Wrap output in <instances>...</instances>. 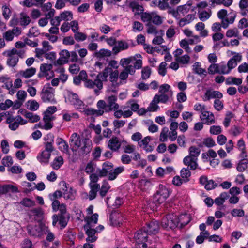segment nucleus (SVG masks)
<instances>
[{"label":"nucleus","instance_id":"obj_43","mask_svg":"<svg viewBox=\"0 0 248 248\" xmlns=\"http://www.w3.org/2000/svg\"><path fill=\"white\" fill-rule=\"evenodd\" d=\"M158 101L157 100V96L154 97L153 100L151 101L149 106L147 108V110L149 112H154L157 111L159 107L157 105Z\"/></svg>","mask_w":248,"mask_h":248},{"label":"nucleus","instance_id":"obj_55","mask_svg":"<svg viewBox=\"0 0 248 248\" xmlns=\"http://www.w3.org/2000/svg\"><path fill=\"white\" fill-rule=\"evenodd\" d=\"M248 160H241L238 164L237 166V170L239 172H243L246 170L248 167Z\"/></svg>","mask_w":248,"mask_h":248},{"label":"nucleus","instance_id":"obj_40","mask_svg":"<svg viewBox=\"0 0 248 248\" xmlns=\"http://www.w3.org/2000/svg\"><path fill=\"white\" fill-rule=\"evenodd\" d=\"M90 190L89 193V198L90 200L94 199L96 196L97 192L100 189V185H89Z\"/></svg>","mask_w":248,"mask_h":248},{"label":"nucleus","instance_id":"obj_14","mask_svg":"<svg viewBox=\"0 0 248 248\" xmlns=\"http://www.w3.org/2000/svg\"><path fill=\"white\" fill-rule=\"evenodd\" d=\"M82 108H78V110L87 115H93L94 116H100L103 114V111L101 108L95 109L93 108H86L85 104L83 103V107Z\"/></svg>","mask_w":248,"mask_h":248},{"label":"nucleus","instance_id":"obj_31","mask_svg":"<svg viewBox=\"0 0 248 248\" xmlns=\"http://www.w3.org/2000/svg\"><path fill=\"white\" fill-rule=\"evenodd\" d=\"M36 72V69L34 67H31L27 68L25 70H21L19 72V74L21 77L25 78H29L34 76Z\"/></svg>","mask_w":248,"mask_h":248},{"label":"nucleus","instance_id":"obj_4","mask_svg":"<svg viewBox=\"0 0 248 248\" xmlns=\"http://www.w3.org/2000/svg\"><path fill=\"white\" fill-rule=\"evenodd\" d=\"M103 81L96 75L94 79H89L84 81L86 88L92 89L96 95H99L103 88Z\"/></svg>","mask_w":248,"mask_h":248},{"label":"nucleus","instance_id":"obj_64","mask_svg":"<svg viewBox=\"0 0 248 248\" xmlns=\"http://www.w3.org/2000/svg\"><path fill=\"white\" fill-rule=\"evenodd\" d=\"M2 16L4 19L7 20L11 15V11L8 6L4 5L2 7Z\"/></svg>","mask_w":248,"mask_h":248},{"label":"nucleus","instance_id":"obj_46","mask_svg":"<svg viewBox=\"0 0 248 248\" xmlns=\"http://www.w3.org/2000/svg\"><path fill=\"white\" fill-rule=\"evenodd\" d=\"M242 83V78H237L233 77H228L225 80V83L227 85H240Z\"/></svg>","mask_w":248,"mask_h":248},{"label":"nucleus","instance_id":"obj_50","mask_svg":"<svg viewBox=\"0 0 248 248\" xmlns=\"http://www.w3.org/2000/svg\"><path fill=\"white\" fill-rule=\"evenodd\" d=\"M27 108L31 111L37 110L39 107V103L35 100H29L27 102Z\"/></svg>","mask_w":248,"mask_h":248},{"label":"nucleus","instance_id":"obj_42","mask_svg":"<svg viewBox=\"0 0 248 248\" xmlns=\"http://www.w3.org/2000/svg\"><path fill=\"white\" fill-rule=\"evenodd\" d=\"M194 71L201 76H205L207 75V71L205 69L201 67V63L199 62H196L193 65Z\"/></svg>","mask_w":248,"mask_h":248},{"label":"nucleus","instance_id":"obj_2","mask_svg":"<svg viewBox=\"0 0 248 248\" xmlns=\"http://www.w3.org/2000/svg\"><path fill=\"white\" fill-rule=\"evenodd\" d=\"M189 221V217L187 215H181L178 217L173 214H169L162 219L161 225L163 228L168 230L176 228L179 224L181 227L185 226Z\"/></svg>","mask_w":248,"mask_h":248},{"label":"nucleus","instance_id":"obj_58","mask_svg":"<svg viewBox=\"0 0 248 248\" xmlns=\"http://www.w3.org/2000/svg\"><path fill=\"white\" fill-rule=\"evenodd\" d=\"M151 69L149 66L143 68L141 71V78L143 80L148 79L151 74Z\"/></svg>","mask_w":248,"mask_h":248},{"label":"nucleus","instance_id":"obj_28","mask_svg":"<svg viewBox=\"0 0 248 248\" xmlns=\"http://www.w3.org/2000/svg\"><path fill=\"white\" fill-rule=\"evenodd\" d=\"M7 55L8 59L7 61V64L11 67L16 66L19 60L18 57L17 55L11 53V50H9L7 52Z\"/></svg>","mask_w":248,"mask_h":248},{"label":"nucleus","instance_id":"obj_36","mask_svg":"<svg viewBox=\"0 0 248 248\" xmlns=\"http://www.w3.org/2000/svg\"><path fill=\"white\" fill-rule=\"evenodd\" d=\"M79 118V115L76 112L69 113L67 111L62 112V119L65 121H70L73 119Z\"/></svg>","mask_w":248,"mask_h":248},{"label":"nucleus","instance_id":"obj_23","mask_svg":"<svg viewBox=\"0 0 248 248\" xmlns=\"http://www.w3.org/2000/svg\"><path fill=\"white\" fill-rule=\"evenodd\" d=\"M191 9V4H186L183 5L179 6L177 7V11L173 10L170 12V13H172L173 16H176V15L180 13L182 14L183 16L186 14Z\"/></svg>","mask_w":248,"mask_h":248},{"label":"nucleus","instance_id":"obj_17","mask_svg":"<svg viewBox=\"0 0 248 248\" xmlns=\"http://www.w3.org/2000/svg\"><path fill=\"white\" fill-rule=\"evenodd\" d=\"M84 229L86 230V233L88 235L86 238L87 242H93L97 239V237L95 236L96 232H99L98 230H95L92 227H90L89 225H85Z\"/></svg>","mask_w":248,"mask_h":248},{"label":"nucleus","instance_id":"obj_9","mask_svg":"<svg viewBox=\"0 0 248 248\" xmlns=\"http://www.w3.org/2000/svg\"><path fill=\"white\" fill-rule=\"evenodd\" d=\"M55 89L49 83L45 84L40 93L41 98L44 102H52L54 101Z\"/></svg>","mask_w":248,"mask_h":248},{"label":"nucleus","instance_id":"obj_54","mask_svg":"<svg viewBox=\"0 0 248 248\" xmlns=\"http://www.w3.org/2000/svg\"><path fill=\"white\" fill-rule=\"evenodd\" d=\"M243 131V128L234 125L231 127L230 130V134L233 136H238Z\"/></svg>","mask_w":248,"mask_h":248},{"label":"nucleus","instance_id":"obj_21","mask_svg":"<svg viewBox=\"0 0 248 248\" xmlns=\"http://www.w3.org/2000/svg\"><path fill=\"white\" fill-rule=\"evenodd\" d=\"M129 47V45L124 41H118L116 44L113 46L112 51L114 54H117L121 51L126 50Z\"/></svg>","mask_w":248,"mask_h":248},{"label":"nucleus","instance_id":"obj_44","mask_svg":"<svg viewBox=\"0 0 248 248\" xmlns=\"http://www.w3.org/2000/svg\"><path fill=\"white\" fill-rule=\"evenodd\" d=\"M19 22L21 26L26 27L31 22L30 17L26 13H22L20 14Z\"/></svg>","mask_w":248,"mask_h":248},{"label":"nucleus","instance_id":"obj_56","mask_svg":"<svg viewBox=\"0 0 248 248\" xmlns=\"http://www.w3.org/2000/svg\"><path fill=\"white\" fill-rule=\"evenodd\" d=\"M181 176L185 182L189 181V178L191 176V172L189 169L186 168H183L180 172Z\"/></svg>","mask_w":248,"mask_h":248},{"label":"nucleus","instance_id":"obj_39","mask_svg":"<svg viewBox=\"0 0 248 248\" xmlns=\"http://www.w3.org/2000/svg\"><path fill=\"white\" fill-rule=\"evenodd\" d=\"M111 186L108 181L106 180H104L101 187L100 189L99 194L102 197H103L106 196L107 193L108 192L109 190L110 189Z\"/></svg>","mask_w":248,"mask_h":248},{"label":"nucleus","instance_id":"obj_24","mask_svg":"<svg viewBox=\"0 0 248 248\" xmlns=\"http://www.w3.org/2000/svg\"><path fill=\"white\" fill-rule=\"evenodd\" d=\"M55 12V10L52 9L46 13L44 17L41 18L38 20V25L42 27L46 26L48 23V20L54 16Z\"/></svg>","mask_w":248,"mask_h":248},{"label":"nucleus","instance_id":"obj_60","mask_svg":"<svg viewBox=\"0 0 248 248\" xmlns=\"http://www.w3.org/2000/svg\"><path fill=\"white\" fill-rule=\"evenodd\" d=\"M126 104L128 105V106H129L130 108V110H131L132 112H137L139 108V105L135 101V100L133 99H131L127 101L126 102Z\"/></svg>","mask_w":248,"mask_h":248},{"label":"nucleus","instance_id":"obj_49","mask_svg":"<svg viewBox=\"0 0 248 248\" xmlns=\"http://www.w3.org/2000/svg\"><path fill=\"white\" fill-rule=\"evenodd\" d=\"M112 54L111 51L107 49H101L95 53V56L97 58H102L104 57H110Z\"/></svg>","mask_w":248,"mask_h":248},{"label":"nucleus","instance_id":"obj_38","mask_svg":"<svg viewBox=\"0 0 248 248\" xmlns=\"http://www.w3.org/2000/svg\"><path fill=\"white\" fill-rule=\"evenodd\" d=\"M112 71L111 67H106L102 72L99 73L97 76L103 81L106 82L107 81V78Z\"/></svg>","mask_w":248,"mask_h":248},{"label":"nucleus","instance_id":"obj_20","mask_svg":"<svg viewBox=\"0 0 248 248\" xmlns=\"http://www.w3.org/2000/svg\"><path fill=\"white\" fill-rule=\"evenodd\" d=\"M54 119V117L51 114H44L43 120L44 122V125L43 126L40 127V128L48 130L51 129L53 127V124L52 121Z\"/></svg>","mask_w":248,"mask_h":248},{"label":"nucleus","instance_id":"obj_18","mask_svg":"<svg viewBox=\"0 0 248 248\" xmlns=\"http://www.w3.org/2000/svg\"><path fill=\"white\" fill-rule=\"evenodd\" d=\"M121 146V141L117 137H112L108 141V147L112 151H117Z\"/></svg>","mask_w":248,"mask_h":248},{"label":"nucleus","instance_id":"obj_45","mask_svg":"<svg viewBox=\"0 0 248 248\" xmlns=\"http://www.w3.org/2000/svg\"><path fill=\"white\" fill-rule=\"evenodd\" d=\"M59 18L62 20L65 21H70L73 19V14L69 11H65L61 13L59 16Z\"/></svg>","mask_w":248,"mask_h":248},{"label":"nucleus","instance_id":"obj_61","mask_svg":"<svg viewBox=\"0 0 248 248\" xmlns=\"http://www.w3.org/2000/svg\"><path fill=\"white\" fill-rule=\"evenodd\" d=\"M25 116L29 119L31 123L37 122L40 120V117L36 114H34L31 112H26L25 114Z\"/></svg>","mask_w":248,"mask_h":248},{"label":"nucleus","instance_id":"obj_52","mask_svg":"<svg viewBox=\"0 0 248 248\" xmlns=\"http://www.w3.org/2000/svg\"><path fill=\"white\" fill-rule=\"evenodd\" d=\"M201 150L199 148L196 147L195 146H191L189 148L188 156H191L193 158H198V156L200 155Z\"/></svg>","mask_w":248,"mask_h":248},{"label":"nucleus","instance_id":"obj_25","mask_svg":"<svg viewBox=\"0 0 248 248\" xmlns=\"http://www.w3.org/2000/svg\"><path fill=\"white\" fill-rule=\"evenodd\" d=\"M159 226L157 221L153 220L147 224V231L148 234H155L158 232Z\"/></svg>","mask_w":248,"mask_h":248},{"label":"nucleus","instance_id":"obj_32","mask_svg":"<svg viewBox=\"0 0 248 248\" xmlns=\"http://www.w3.org/2000/svg\"><path fill=\"white\" fill-rule=\"evenodd\" d=\"M50 156L51 154L43 150L38 155L37 159L41 163L46 164L49 162Z\"/></svg>","mask_w":248,"mask_h":248},{"label":"nucleus","instance_id":"obj_41","mask_svg":"<svg viewBox=\"0 0 248 248\" xmlns=\"http://www.w3.org/2000/svg\"><path fill=\"white\" fill-rule=\"evenodd\" d=\"M63 164V159L62 156H59L54 158L51 164L53 169L58 170Z\"/></svg>","mask_w":248,"mask_h":248},{"label":"nucleus","instance_id":"obj_26","mask_svg":"<svg viewBox=\"0 0 248 248\" xmlns=\"http://www.w3.org/2000/svg\"><path fill=\"white\" fill-rule=\"evenodd\" d=\"M28 232L30 235L37 237L39 236L41 233V228L40 225H28L27 227Z\"/></svg>","mask_w":248,"mask_h":248},{"label":"nucleus","instance_id":"obj_19","mask_svg":"<svg viewBox=\"0 0 248 248\" xmlns=\"http://www.w3.org/2000/svg\"><path fill=\"white\" fill-rule=\"evenodd\" d=\"M222 96V94L219 91L209 90L205 92L203 100L204 101H208L213 98H216V99H220Z\"/></svg>","mask_w":248,"mask_h":248},{"label":"nucleus","instance_id":"obj_10","mask_svg":"<svg viewBox=\"0 0 248 248\" xmlns=\"http://www.w3.org/2000/svg\"><path fill=\"white\" fill-rule=\"evenodd\" d=\"M65 98L66 102L73 105L77 109L83 108V102L79 98L77 94L70 91H67Z\"/></svg>","mask_w":248,"mask_h":248},{"label":"nucleus","instance_id":"obj_59","mask_svg":"<svg viewBox=\"0 0 248 248\" xmlns=\"http://www.w3.org/2000/svg\"><path fill=\"white\" fill-rule=\"evenodd\" d=\"M151 21L156 25H160L163 22V18L155 13H153Z\"/></svg>","mask_w":248,"mask_h":248},{"label":"nucleus","instance_id":"obj_57","mask_svg":"<svg viewBox=\"0 0 248 248\" xmlns=\"http://www.w3.org/2000/svg\"><path fill=\"white\" fill-rule=\"evenodd\" d=\"M176 62L183 64H187L189 62L190 57L188 55H184L175 58Z\"/></svg>","mask_w":248,"mask_h":248},{"label":"nucleus","instance_id":"obj_63","mask_svg":"<svg viewBox=\"0 0 248 248\" xmlns=\"http://www.w3.org/2000/svg\"><path fill=\"white\" fill-rule=\"evenodd\" d=\"M20 204L25 207H31L34 206L35 202L29 198H25L20 202Z\"/></svg>","mask_w":248,"mask_h":248},{"label":"nucleus","instance_id":"obj_13","mask_svg":"<svg viewBox=\"0 0 248 248\" xmlns=\"http://www.w3.org/2000/svg\"><path fill=\"white\" fill-rule=\"evenodd\" d=\"M61 190L63 194V197L66 200L71 201L75 199L77 191L72 187L70 186L65 182H62L60 184Z\"/></svg>","mask_w":248,"mask_h":248},{"label":"nucleus","instance_id":"obj_53","mask_svg":"<svg viewBox=\"0 0 248 248\" xmlns=\"http://www.w3.org/2000/svg\"><path fill=\"white\" fill-rule=\"evenodd\" d=\"M135 60L133 56H130L128 58H122L120 60V64L123 67L129 65V64L133 62Z\"/></svg>","mask_w":248,"mask_h":248},{"label":"nucleus","instance_id":"obj_37","mask_svg":"<svg viewBox=\"0 0 248 248\" xmlns=\"http://www.w3.org/2000/svg\"><path fill=\"white\" fill-rule=\"evenodd\" d=\"M36 80H30L27 81L28 84L27 92L31 97H34L36 94V89L31 85H34L37 83Z\"/></svg>","mask_w":248,"mask_h":248},{"label":"nucleus","instance_id":"obj_15","mask_svg":"<svg viewBox=\"0 0 248 248\" xmlns=\"http://www.w3.org/2000/svg\"><path fill=\"white\" fill-rule=\"evenodd\" d=\"M200 118L203 124L207 125H211L215 123L214 114L208 111L203 112L201 114Z\"/></svg>","mask_w":248,"mask_h":248},{"label":"nucleus","instance_id":"obj_3","mask_svg":"<svg viewBox=\"0 0 248 248\" xmlns=\"http://www.w3.org/2000/svg\"><path fill=\"white\" fill-rule=\"evenodd\" d=\"M106 100L107 103L103 100H100L96 104L98 108H101L104 110L103 114L105 112H109L119 108L120 106L117 103V96L116 95H110L106 98Z\"/></svg>","mask_w":248,"mask_h":248},{"label":"nucleus","instance_id":"obj_16","mask_svg":"<svg viewBox=\"0 0 248 248\" xmlns=\"http://www.w3.org/2000/svg\"><path fill=\"white\" fill-rule=\"evenodd\" d=\"M151 138L150 136H147L138 142L139 146L147 153L153 151L154 147L149 144Z\"/></svg>","mask_w":248,"mask_h":248},{"label":"nucleus","instance_id":"obj_35","mask_svg":"<svg viewBox=\"0 0 248 248\" xmlns=\"http://www.w3.org/2000/svg\"><path fill=\"white\" fill-rule=\"evenodd\" d=\"M212 11L209 10L208 11L205 10H198V16L200 20L202 22L208 20L211 16Z\"/></svg>","mask_w":248,"mask_h":248},{"label":"nucleus","instance_id":"obj_11","mask_svg":"<svg viewBox=\"0 0 248 248\" xmlns=\"http://www.w3.org/2000/svg\"><path fill=\"white\" fill-rule=\"evenodd\" d=\"M54 67L53 62L52 63H43L40 65V71L38 74L39 78L45 77L47 79H49L54 76V72L52 70Z\"/></svg>","mask_w":248,"mask_h":248},{"label":"nucleus","instance_id":"obj_8","mask_svg":"<svg viewBox=\"0 0 248 248\" xmlns=\"http://www.w3.org/2000/svg\"><path fill=\"white\" fill-rule=\"evenodd\" d=\"M59 58L53 62L54 67H57V70L60 72L64 71L63 65L68 62L70 55L69 52L65 49L62 50L59 53Z\"/></svg>","mask_w":248,"mask_h":248},{"label":"nucleus","instance_id":"obj_1","mask_svg":"<svg viewBox=\"0 0 248 248\" xmlns=\"http://www.w3.org/2000/svg\"><path fill=\"white\" fill-rule=\"evenodd\" d=\"M69 143L73 151L79 150L83 154L89 153L92 148V141L87 138L81 140L80 136L77 133L71 135Z\"/></svg>","mask_w":248,"mask_h":248},{"label":"nucleus","instance_id":"obj_6","mask_svg":"<svg viewBox=\"0 0 248 248\" xmlns=\"http://www.w3.org/2000/svg\"><path fill=\"white\" fill-rule=\"evenodd\" d=\"M217 16L221 20L222 27L224 29L227 28L229 24H233L236 17L235 14H230L228 15V12L225 9L219 10L217 12Z\"/></svg>","mask_w":248,"mask_h":248},{"label":"nucleus","instance_id":"obj_29","mask_svg":"<svg viewBox=\"0 0 248 248\" xmlns=\"http://www.w3.org/2000/svg\"><path fill=\"white\" fill-rule=\"evenodd\" d=\"M113 111L114 116L117 119L120 118L122 117L124 118H128L131 117L133 114V112L130 110V109H128L126 111L124 110V111H123L122 109H119V108Z\"/></svg>","mask_w":248,"mask_h":248},{"label":"nucleus","instance_id":"obj_34","mask_svg":"<svg viewBox=\"0 0 248 248\" xmlns=\"http://www.w3.org/2000/svg\"><path fill=\"white\" fill-rule=\"evenodd\" d=\"M239 6L241 15L244 16H248V0H241Z\"/></svg>","mask_w":248,"mask_h":248},{"label":"nucleus","instance_id":"obj_7","mask_svg":"<svg viewBox=\"0 0 248 248\" xmlns=\"http://www.w3.org/2000/svg\"><path fill=\"white\" fill-rule=\"evenodd\" d=\"M170 190L166 186L160 184L154 197V201L158 204L164 202L170 194Z\"/></svg>","mask_w":248,"mask_h":248},{"label":"nucleus","instance_id":"obj_62","mask_svg":"<svg viewBox=\"0 0 248 248\" xmlns=\"http://www.w3.org/2000/svg\"><path fill=\"white\" fill-rule=\"evenodd\" d=\"M169 134V130L168 128L166 127H165L162 128L160 137L159 140L162 142H165L167 140Z\"/></svg>","mask_w":248,"mask_h":248},{"label":"nucleus","instance_id":"obj_22","mask_svg":"<svg viewBox=\"0 0 248 248\" xmlns=\"http://www.w3.org/2000/svg\"><path fill=\"white\" fill-rule=\"evenodd\" d=\"M198 158H193L188 155L184 157L183 159L184 164L190 167V169L191 170H195L198 167V163H197Z\"/></svg>","mask_w":248,"mask_h":248},{"label":"nucleus","instance_id":"obj_51","mask_svg":"<svg viewBox=\"0 0 248 248\" xmlns=\"http://www.w3.org/2000/svg\"><path fill=\"white\" fill-rule=\"evenodd\" d=\"M130 6L132 8V11L135 13V14H140L143 11V7L136 2H131Z\"/></svg>","mask_w":248,"mask_h":248},{"label":"nucleus","instance_id":"obj_27","mask_svg":"<svg viewBox=\"0 0 248 248\" xmlns=\"http://www.w3.org/2000/svg\"><path fill=\"white\" fill-rule=\"evenodd\" d=\"M47 141L45 143V150L47 153L51 154V152L54 150L53 143L54 142V136L52 134H48L47 135Z\"/></svg>","mask_w":248,"mask_h":248},{"label":"nucleus","instance_id":"obj_33","mask_svg":"<svg viewBox=\"0 0 248 248\" xmlns=\"http://www.w3.org/2000/svg\"><path fill=\"white\" fill-rule=\"evenodd\" d=\"M124 170V167L123 166H120L117 167L113 170H111L108 173V179L109 180L112 181L115 180L119 174L123 172Z\"/></svg>","mask_w":248,"mask_h":248},{"label":"nucleus","instance_id":"obj_47","mask_svg":"<svg viewBox=\"0 0 248 248\" xmlns=\"http://www.w3.org/2000/svg\"><path fill=\"white\" fill-rule=\"evenodd\" d=\"M98 215L97 214H94L90 217L86 218L87 224L85 225H89L90 227H93L95 225L98 220Z\"/></svg>","mask_w":248,"mask_h":248},{"label":"nucleus","instance_id":"obj_30","mask_svg":"<svg viewBox=\"0 0 248 248\" xmlns=\"http://www.w3.org/2000/svg\"><path fill=\"white\" fill-rule=\"evenodd\" d=\"M56 143L59 149L64 153H68L69 146L67 143L62 138H58L56 139Z\"/></svg>","mask_w":248,"mask_h":248},{"label":"nucleus","instance_id":"obj_5","mask_svg":"<svg viewBox=\"0 0 248 248\" xmlns=\"http://www.w3.org/2000/svg\"><path fill=\"white\" fill-rule=\"evenodd\" d=\"M5 123L8 124V128L12 131L17 130L20 125H24L27 121L24 119L20 115L14 116L9 113L7 115Z\"/></svg>","mask_w":248,"mask_h":248},{"label":"nucleus","instance_id":"obj_48","mask_svg":"<svg viewBox=\"0 0 248 248\" xmlns=\"http://www.w3.org/2000/svg\"><path fill=\"white\" fill-rule=\"evenodd\" d=\"M135 60L133 66L135 69H139L142 67V56L140 54H137L134 56Z\"/></svg>","mask_w":248,"mask_h":248},{"label":"nucleus","instance_id":"obj_12","mask_svg":"<svg viewBox=\"0 0 248 248\" xmlns=\"http://www.w3.org/2000/svg\"><path fill=\"white\" fill-rule=\"evenodd\" d=\"M147 232L142 229L137 231L134 235V240L136 245L140 248H146L147 247Z\"/></svg>","mask_w":248,"mask_h":248}]
</instances>
